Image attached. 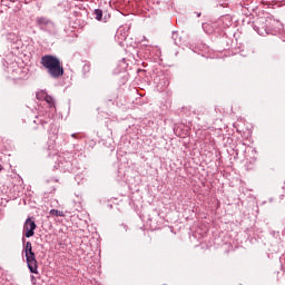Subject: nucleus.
<instances>
[{
    "instance_id": "1",
    "label": "nucleus",
    "mask_w": 285,
    "mask_h": 285,
    "mask_svg": "<svg viewBox=\"0 0 285 285\" xmlns=\"http://www.w3.org/2000/svg\"><path fill=\"white\" fill-rule=\"evenodd\" d=\"M40 63L53 79L63 77V65H61L59 58L47 55L41 58Z\"/></svg>"
},
{
    "instance_id": "2",
    "label": "nucleus",
    "mask_w": 285,
    "mask_h": 285,
    "mask_svg": "<svg viewBox=\"0 0 285 285\" xmlns=\"http://www.w3.org/2000/svg\"><path fill=\"white\" fill-rule=\"evenodd\" d=\"M24 255L27 258V264L30 273H33L37 275L39 273V264L37 263V256L35 255V252H32V243L27 242L24 246Z\"/></svg>"
},
{
    "instance_id": "3",
    "label": "nucleus",
    "mask_w": 285,
    "mask_h": 285,
    "mask_svg": "<svg viewBox=\"0 0 285 285\" xmlns=\"http://www.w3.org/2000/svg\"><path fill=\"white\" fill-rule=\"evenodd\" d=\"M23 229L26 232V237H33L35 236V230H37V224L32 218H28L23 225Z\"/></svg>"
},
{
    "instance_id": "4",
    "label": "nucleus",
    "mask_w": 285,
    "mask_h": 285,
    "mask_svg": "<svg viewBox=\"0 0 285 285\" xmlns=\"http://www.w3.org/2000/svg\"><path fill=\"white\" fill-rule=\"evenodd\" d=\"M37 26H48L50 23V20L46 17H38L36 19Z\"/></svg>"
},
{
    "instance_id": "5",
    "label": "nucleus",
    "mask_w": 285,
    "mask_h": 285,
    "mask_svg": "<svg viewBox=\"0 0 285 285\" xmlns=\"http://www.w3.org/2000/svg\"><path fill=\"white\" fill-rule=\"evenodd\" d=\"M50 215H53L55 217H66V214L59 209H51Z\"/></svg>"
},
{
    "instance_id": "6",
    "label": "nucleus",
    "mask_w": 285,
    "mask_h": 285,
    "mask_svg": "<svg viewBox=\"0 0 285 285\" xmlns=\"http://www.w3.org/2000/svg\"><path fill=\"white\" fill-rule=\"evenodd\" d=\"M45 101L49 105V108L55 107V99L52 98V96H46Z\"/></svg>"
},
{
    "instance_id": "7",
    "label": "nucleus",
    "mask_w": 285,
    "mask_h": 285,
    "mask_svg": "<svg viewBox=\"0 0 285 285\" xmlns=\"http://www.w3.org/2000/svg\"><path fill=\"white\" fill-rule=\"evenodd\" d=\"M95 14H96L97 21H101V19H104V11L101 9H96Z\"/></svg>"
},
{
    "instance_id": "8",
    "label": "nucleus",
    "mask_w": 285,
    "mask_h": 285,
    "mask_svg": "<svg viewBox=\"0 0 285 285\" xmlns=\"http://www.w3.org/2000/svg\"><path fill=\"white\" fill-rule=\"evenodd\" d=\"M1 170H3V166L0 165V173H1Z\"/></svg>"
},
{
    "instance_id": "9",
    "label": "nucleus",
    "mask_w": 285,
    "mask_h": 285,
    "mask_svg": "<svg viewBox=\"0 0 285 285\" xmlns=\"http://www.w3.org/2000/svg\"><path fill=\"white\" fill-rule=\"evenodd\" d=\"M71 137H76V135H75V134H72V135H71Z\"/></svg>"
}]
</instances>
